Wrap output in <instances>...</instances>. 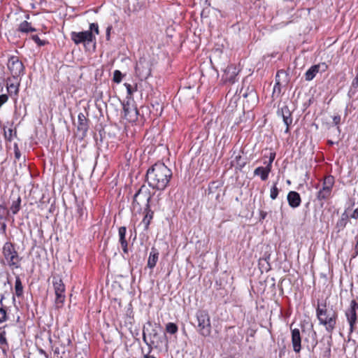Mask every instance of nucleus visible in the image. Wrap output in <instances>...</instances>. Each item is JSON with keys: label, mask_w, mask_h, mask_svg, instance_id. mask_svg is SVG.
I'll list each match as a JSON object with an SVG mask.
<instances>
[{"label": "nucleus", "mask_w": 358, "mask_h": 358, "mask_svg": "<svg viewBox=\"0 0 358 358\" xmlns=\"http://www.w3.org/2000/svg\"><path fill=\"white\" fill-rule=\"evenodd\" d=\"M172 177V171L164 163L157 162L146 173V181L150 187L164 190Z\"/></svg>", "instance_id": "obj_1"}, {"label": "nucleus", "mask_w": 358, "mask_h": 358, "mask_svg": "<svg viewBox=\"0 0 358 358\" xmlns=\"http://www.w3.org/2000/svg\"><path fill=\"white\" fill-rule=\"evenodd\" d=\"M147 324L151 327L149 330L148 328L144 327L143 331V340L150 348L149 353L152 350V348H159L164 344L167 345V339L166 334H161L162 327L160 325L152 324L148 322Z\"/></svg>", "instance_id": "obj_2"}, {"label": "nucleus", "mask_w": 358, "mask_h": 358, "mask_svg": "<svg viewBox=\"0 0 358 358\" xmlns=\"http://www.w3.org/2000/svg\"><path fill=\"white\" fill-rule=\"evenodd\" d=\"M317 317L320 324L325 326L326 330L331 333L335 328L338 314L332 308L327 309L326 304L317 305Z\"/></svg>", "instance_id": "obj_3"}, {"label": "nucleus", "mask_w": 358, "mask_h": 358, "mask_svg": "<svg viewBox=\"0 0 358 358\" xmlns=\"http://www.w3.org/2000/svg\"><path fill=\"white\" fill-rule=\"evenodd\" d=\"M2 254L6 264L12 269L19 268L22 257L15 250V245L10 241L6 242L2 248Z\"/></svg>", "instance_id": "obj_4"}, {"label": "nucleus", "mask_w": 358, "mask_h": 358, "mask_svg": "<svg viewBox=\"0 0 358 358\" xmlns=\"http://www.w3.org/2000/svg\"><path fill=\"white\" fill-rule=\"evenodd\" d=\"M197 320L196 330L200 335L208 337L211 334L210 317L208 313L204 310H199L196 313Z\"/></svg>", "instance_id": "obj_5"}, {"label": "nucleus", "mask_w": 358, "mask_h": 358, "mask_svg": "<svg viewBox=\"0 0 358 358\" xmlns=\"http://www.w3.org/2000/svg\"><path fill=\"white\" fill-rule=\"evenodd\" d=\"M7 66L13 76V80H17L24 73V66L17 56H11L9 58Z\"/></svg>", "instance_id": "obj_6"}, {"label": "nucleus", "mask_w": 358, "mask_h": 358, "mask_svg": "<svg viewBox=\"0 0 358 358\" xmlns=\"http://www.w3.org/2000/svg\"><path fill=\"white\" fill-rule=\"evenodd\" d=\"M136 73L141 80H146L151 75V63L145 57H141L135 67Z\"/></svg>", "instance_id": "obj_7"}, {"label": "nucleus", "mask_w": 358, "mask_h": 358, "mask_svg": "<svg viewBox=\"0 0 358 358\" xmlns=\"http://www.w3.org/2000/svg\"><path fill=\"white\" fill-rule=\"evenodd\" d=\"M52 285L55 289V294L56 296L55 303L57 305H62L65 301V285L62 278L57 275L52 277Z\"/></svg>", "instance_id": "obj_8"}, {"label": "nucleus", "mask_w": 358, "mask_h": 358, "mask_svg": "<svg viewBox=\"0 0 358 358\" xmlns=\"http://www.w3.org/2000/svg\"><path fill=\"white\" fill-rule=\"evenodd\" d=\"M71 40L76 44L84 43L89 44L95 41L96 38L91 31H85L76 32L73 31L71 34Z\"/></svg>", "instance_id": "obj_9"}, {"label": "nucleus", "mask_w": 358, "mask_h": 358, "mask_svg": "<svg viewBox=\"0 0 358 358\" xmlns=\"http://www.w3.org/2000/svg\"><path fill=\"white\" fill-rule=\"evenodd\" d=\"M358 309V303L355 300L350 302V307L345 311V316L350 324V331L352 332L355 325L357 322V310Z\"/></svg>", "instance_id": "obj_10"}, {"label": "nucleus", "mask_w": 358, "mask_h": 358, "mask_svg": "<svg viewBox=\"0 0 358 358\" xmlns=\"http://www.w3.org/2000/svg\"><path fill=\"white\" fill-rule=\"evenodd\" d=\"M124 117L129 122H134L138 119V110L134 103L129 101L123 103Z\"/></svg>", "instance_id": "obj_11"}, {"label": "nucleus", "mask_w": 358, "mask_h": 358, "mask_svg": "<svg viewBox=\"0 0 358 358\" xmlns=\"http://www.w3.org/2000/svg\"><path fill=\"white\" fill-rule=\"evenodd\" d=\"M292 324L290 327L291 336H292V344L293 350L296 353H299L301 350V336L299 329H292Z\"/></svg>", "instance_id": "obj_12"}, {"label": "nucleus", "mask_w": 358, "mask_h": 358, "mask_svg": "<svg viewBox=\"0 0 358 358\" xmlns=\"http://www.w3.org/2000/svg\"><path fill=\"white\" fill-rule=\"evenodd\" d=\"M144 198L146 199L147 203L146 207L145 208V215L141 222V224L143 225L144 230L147 231L149 228V225L150 224L151 220L153 218L154 212L151 210L150 208V201L151 199V197L146 196V195L144 196Z\"/></svg>", "instance_id": "obj_13"}, {"label": "nucleus", "mask_w": 358, "mask_h": 358, "mask_svg": "<svg viewBox=\"0 0 358 358\" xmlns=\"http://www.w3.org/2000/svg\"><path fill=\"white\" fill-rule=\"evenodd\" d=\"M278 115L282 116L285 124L287 126L285 133L289 132V127L292 123V113L287 106H283L278 110Z\"/></svg>", "instance_id": "obj_14"}, {"label": "nucleus", "mask_w": 358, "mask_h": 358, "mask_svg": "<svg viewBox=\"0 0 358 358\" xmlns=\"http://www.w3.org/2000/svg\"><path fill=\"white\" fill-rule=\"evenodd\" d=\"M238 72L239 70L235 65H229L224 71L223 78L225 81H228L231 83H234L236 81V78L238 74Z\"/></svg>", "instance_id": "obj_15"}, {"label": "nucleus", "mask_w": 358, "mask_h": 358, "mask_svg": "<svg viewBox=\"0 0 358 358\" xmlns=\"http://www.w3.org/2000/svg\"><path fill=\"white\" fill-rule=\"evenodd\" d=\"M240 93L242 94L244 98L248 99V102L255 103L257 100V94L253 86H248L246 88L242 87Z\"/></svg>", "instance_id": "obj_16"}, {"label": "nucleus", "mask_w": 358, "mask_h": 358, "mask_svg": "<svg viewBox=\"0 0 358 358\" xmlns=\"http://www.w3.org/2000/svg\"><path fill=\"white\" fill-rule=\"evenodd\" d=\"M289 206L292 208H296L301 205V199L300 194L295 191H290L287 196Z\"/></svg>", "instance_id": "obj_17"}, {"label": "nucleus", "mask_w": 358, "mask_h": 358, "mask_svg": "<svg viewBox=\"0 0 358 358\" xmlns=\"http://www.w3.org/2000/svg\"><path fill=\"white\" fill-rule=\"evenodd\" d=\"M127 228L126 227H120L118 229L119 243L124 254H128V242L126 239Z\"/></svg>", "instance_id": "obj_18"}, {"label": "nucleus", "mask_w": 358, "mask_h": 358, "mask_svg": "<svg viewBox=\"0 0 358 358\" xmlns=\"http://www.w3.org/2000/svg\"><path fill=\"white\" fill-rule=\"evenodd\" d=\"M9 210L7 208L0 204V233L5 234L6 231V224L5 221L8 215Z\"/></svg>", "instance_id": "obj_19"}, {"label": "nucleus", "mask_w": 358, "mask_h": 358, "mask_svg": "<svg viewBox=\"0 0 358 358\" xmlns=\"http://www.w3.org/2000/svg\"><path fill=\"white\" fill-rule=\"evenodd\" d=\"M78 130L85 134L89 128L88 119L86 115L83 113H80L78 116Z\"/></svg>", "instance_id": "obj_20"}, {"label": "nucleus", "mask_w": 358, "mask_h": 358, "mask_svg": "<svg viewBox=\"0 0 358 358\" xmlns=\"http://www.w3.org/2000/svg\"><path fill=\"white\" fill-rule=\"evenodd\" d=\"M20 80L21 78H18L17 80H14L15 82L11 83V78L7 79V91L10 95H12L13 93H14L15 95H17L18 94Z\"/></svg>", "instance_id": "obj_21"}, {"label": "nucleus", "mask_w": 358, "mask_h": 358, "mask_svg": "<svg viewBox=\"0 0 358 358\" xmlns=\"http://www.w3.org/2000/svg\"><path fill=\"white\" fill-rule=\"evenodd\" d=\"M158 259L159 252L155 248L152 247L148 260V267L151 269L153 268L156 266Z\"/></svg>", "instance_id": "obj_22"}, {"label": "nucleus", "mask_w": 358, "mask_h": 358, "mask_svg": "<svg viewBox=\"0 0 358 358\" xmlns=\"http://www.w3.org/2000/svg\"><path fill=\"white\" fill-rule=\"evenodd\" d=\"M271 171V169L267 166L265 167L259 166L255 169L254 175L259 176L262 180L265 181L268 179Z\"/></svg>", "instance_id": "obj_23"}, {"label": "nucleus", "mask_w": 358, "mask_h": 358, "mask_svg": "<svg viewBox=\"0 0 358 358\" xmlns=\"http://www.w3.org/2000/svg\"><path fill=\"white\" fill-rule=\"evenodd\" d=\"M331 192L329 189L322 187L317 193V199L321 201V206H323V201H327L331 197Z\"/></svg>", "instance_id": "obj_24"}, {"label": "nucleus", "mask_w": 358, "mask_h": 358, "mask_svg": "<svg viewBox=\"0 0 358 358\" xmlns=\"http://www.w3.org/2000/svg\"><path fill=\"white\" fill-rule=\"evenodd\" d=\"M348 221L349 216L348 213L345 211L343 213H342L341 218L336 222V228L338 229V231L343 230L344 228L346 227Z\"/></svg>", "instance_id": "obj_25"}, {"label": "nucleus", "mask_w": 358, "mask_h": 358, "mask_svg": "<svg viewBox=\"0 0 358 358\" xmlns=\"http://www.w3.org/2000/svg\"><path fill=\"white\" fill-rule=\"evenodd\" d=\"M319 65L312 66L305 73L306 80H312L315 77L316 74L319 72Z\"/></svg>", "instance_id": "obj_26"}, {"label": "nucleus", "mask_w": 358, "mask_h": 358, "mask_svg": "<svg viewBox=\"0 0 358 358\" xmlns=\"http://www.w3.org/2000/svg\"><path fill=\"white\" fill-rule=\"evenodd\" d=\"M17 31L22 33H29L36 31V29L32 27L31 24L25 20L20 24Z\"/></svg>", "instance_id": "obj_27"}, {"label": "nucleus", "mask_w": 358, "mask_h": 358, "mask_svg": "<svg viewBox=\"0 0 358 358\" xmlns=\"http://www.w3.org/2000/svg\"><path fill=\"white\" fill-rule=\"evenodd\" d=\"M23 285L19 275L15 276V294L20 298L23 296Z\"/></svg>", "instance_id": "obj_28"}, {"label": "nucleus", "mask_w": 358, "mask_h": 358, "mask_svg": "<svg viewBox=\"0 0 358 358\" xmlns=\"http://www.w3.org/2000/svg\"><path fill=\"white\" fill-rule=\"evenodd\" d=\"M269 259H270V255H268L266 257L259 259V265L260 266V269H261L262 272L268 271L271 269Z\"/></svg>", "instance_id": "obj_29"}, {"label": "nucleus", "mask_w": 358, "mask_h": 358, "mask_svg": "<svg viewBox=\"0 0 358 358\" xmlns=\"http://www.w3.org/2000/svg\"><path fill=\"white\" fill-rule=\"evenodd\" d=\"M334 185V178L332 176H327L324 178L322 187L332 191Z\"/></svg>", "instance_id": "obj_30"}, {"label": "nucleus", "mask_w": 358, "mask_h": 358, "mask_svg": "<svg viewBox=\"0 0 358 358\" xmlns=\"http://www.w3.org/2000/svg\"><path fill=\"white\" fill-rule=\"evenodd\" d=\"M21 199L20 196L17 197V200L13 201L10 206V210L13 214L15 215L18 213L20 209Z\"/></svg>", "instance_id": "obj_31"}, {"label": "nucleus", "mask_w": 358, "mask_h": 358, "mask_svg": "<svg viewBox=\"0 0 358 358\" xmlns=\"http://www.w3.org/2000/svg\"><path fill=\"white\" fill-rule=\"evenodd\" d=\"M309 336L311 339V341H310L311 351L313 352L314 349L315 348V347L317 344V334H316L315 331H314L313 329H310Z\"/></svg>", "instance_id": "obj_32"}, {"label": "nucleus", "mask_w": 358, "mask_h": 358, "mask_svg": "<svg viewBox=\"0 0 358 358\" xmlns=\"http://www.w3.org/2000/svg\"><path fill=\"white\" fill-rule=\"evenodd\" d=\"M178 330V326L175 323L169 322L166 325V331L170 334H175Z\"/></svg>", "instance_id": "obj_33"}, {"label": "nucleus", "mask_w": 358, "mask_h": 358, "mask_svg": "<svg viewBox=\"0 0 358 358\" xmlns=\"http://www.w3.org/2000/svg\"><path fill=\"white\" fill-rule=\"evenodd\" d=\"M141 194V189H139L136 193L134 194L133 198V202H132V206L134 209L138 208V210L141 209V205L139 202L138 201L137 199L138 197Z\"/></svg>", "instance_id": "obj_34"}, {"label": "nucleus", "mask_w": 358, "mask_h": 358, "mask_svg": "<svg viewBox=\"0 0 358 358\" xmlns=\"http://www.w3.org/2000/svg\"><path fill=\"white\" fill-rule=\"evenodd\" d=\"M122 78H123V75L120 71L115 70L113 72V82H115L116 83H121Z\"/></svg>", "instance_id": "obj_35"}, {"label": "nucleus", "mask_w": 358, "mask_h": 358, "mask_svg": "<svg viewBox=\"0 0 358 358\" xmlns=\"http://www.w3.org/2000/svg\"><path fill=\"white\" fill-rule=\"evenodd\" d=\"M0 344L5 345L8 347V342L6 338V331L2 327H0Z\"/></svg>", "instance_id": "obj_36"}, {"label": "nucleus", "mask_w": 358, "mask_h": 358, "mask_svg": "<svg viewBox=\"0 0 358 358\" xmlns=\"http://www.w3.org/2000/svg\"><path fill=\"white\" fill-rule=\"evenodd\" d=\"M279 193V189L276 186V183H275L271 189L270 197L271 199L274 200L278 197Z\"/></svg>", "instance_id": "obj_37"}, {"label": "nucleus", "mask_w": 358, "mask_h": 358, "mask_svg": "<svg viewBox=\"0 0 358 358\" xmlns=\"http://www.w3.org/2000/svg\"><path fill=\"white\" fill-rule=\"evenodd\" d=\"M281 92V83L280 81H278L275 83L273 90V95L274 96L275 94L279 95Z\"/></svg>", "instance_id": "obj_38"}, {"label": "nucleus", "mask_w": 358, "mask_h": 358, "mask_svg": "<svg viewBox=\"0 0 358 358\" xmlns=\"http://www.w3.org/2000/svg\"><path fill=\"white\" fill-rule=\"evenodd\" d=\"M31 38L39 46H43L46 44V41L41 40L37 35H33Z\"/></svg>", "instance_id": "obj_39"}, {"label": "nucleus", "mask_w": 358, "mask_h": 358, "mask_svg": "<svg viewBox=\"0 0 358 358\" xmlns=\"http://www.w3.org/2000/svg\"><path fill=\"white\" fill-rule=\"evenodd\" d=\"M7 320L6 310L3 308H0V323L5 322Z\"/></svg>", "instance_id": "obj_40"}, {"label": "nucleus", "mask_w": 358, "mask_h": 358, "mask_svg": "<svg viewBox=\"0 0 358 358\" xmlns=\"http://www.w3.org/2000/svg\"><path fill=\"white\" fill-rule=\"evenodd\" d=\"M241 158L242 157L241 155H238L235 158L237 163V166L239 167L240 169H243L246 164V162L245 161H242Z\"/></svg>", "instance_id": "obj_41"}, {"label": "nucleus", "mask_w": 358, "mask_h": 358, "mask_svg": "<svg viewBox=\"0 0 358 358\" xmlns=\"http://www.w3.org/2000/svg\"><path fill=\"white\" fill-rule=\"evenodd\" d=\"M275 157V152H271L269 153V156H268L269 159H268V163L266 164V166L270 167L271 169L272 168V163L274 161Z\"/></svg>", "instance_id": "obj_42"}, {"label": "nucleus", "mask_w": 358, "mask_h": 358, "mask_svg": "<svg viewBox=\"0 0 358 358\" xmlns=\"http://www.w3.org/2000/svg\"><path fill=\"white\" fill-rule=\"evenodd\" d=\"M13 130L12 129H9L7 131H4L5 138L8 141H11L12 137H13Z\"/></svg>", "instance_id": "obj_43"}, {"label": "nucleus", "mask_w": 358, "mask_h": 358, "mask_svg": "<svg viewBox=\"0 0 358 358\" xmlns=\"http://www.w3.org/2000/svg\"><path fill=\"white\" fill-rule=\"evenodd\" d=\"M331 355V345L330 343L328 342L327 346L325 348L323 352V357H329Z\"/></svg>", "instance_id": "obj_44"}, {"label": "nucleus", "mask_w": 358, "mask_h": 358, "mask_svg": "<svg viewBox=\"0 0 358 358\" xmlns=\"http://www.w3.org/2000/svg\"><path fill=\"white\" fill-rule=\"evenodd\" d=\"M89 31H91V33H92V31H94L95 34H99V31L98 24L97 23H91L90 24V30Z\"/></svg>", "instance_id": "obj_45"}, {"label": "nucleus", "mask_w": 358, "mask_h": 358, "mask_svg": "<svg viewBox=\"0 0 358 358\" xmlns=\"http://www.w3.org/2000/svg\"><path fill=\"white\" fill-rule=\"evenodd\" d=\"M357 87H358V72H357L356 77L354 78V80L352 82L351 90L352 88L356 89Z\"/></svg>", "instance_id": "obj_46"}, {"label": "nucleus", "mask_w": 358, "mask_h": 358, "mask_svg": "<svg viewBox=\"0 0 358 358\" xmlns=\"http://www.w3.org/2000/svg\"><path fill=\"white\" fill-rule=\"evenodd\" d=\"M341 116L339 115L333 117V122L335 125H338L341 122Z\"/></svg>", "instance_id": "obj_47"}, {"label": "nucleus", "mask_w": 358, "mask_h": 358, "mask_svg": "<svg viewBox=\"0 0 358 358\" xmlns=\"http://www.w3.org/2000/svg\"><path fill=\"white\" fill-rule=\"evenodd\" d=\"M124 86H125V87H126V88H127V93H128L129 94H130V95H131V94H132V93H133L134 90H133V89H132L131 85L130 84L125 83V84H124Z\"/></svg>", "instance_id": "obj_48"}, {"label": "nucleus", "mask_w": 358, "mask_h": 358, "mask_svg": "<svg viewBox=\"0 0 358 358\" xmlns=\"http://www.w3.org/2000/svg\"><path fill=\"white\" fill-rule=\"evenodd\" d=\"M20 155H20V150H19V149L17 148V145L15 144V157L16 159H19L20 157Z\"/></svg>", "instance_id": "obj_49"}, {"label": "nucleus", "mask_w": 358, "mask_h": 358, "mask_svg": "<svg viewBox=\"0 0 358 358\" xmlns=\"http://www.w3.org/2000/svg\"><path fill=\"white\" fill-rule=\"evenodd\" d=\"M355 239L357 240V243L355 247V253L353 255V257H355L358 255V236L355 237Z\"/></svg>", "instance_id": "obj_50"}, {"label": "nucleus", "mask_w": 358, "mask_h": 358, "mask_svg": "<svg viewBox=\"0 0 358 358\" xmlns=\"http://www.w3.org/2000/svg\"><path fill=\"white\" fill-rule=\"evenodd\" d=\"M285 71L283 70H280L277 72V74L275 76V83L280 80V74H284Z\"/></svg>", "instance_id": "obj_51"}, {"label": "nucleus", "mask_w": 358, "mask_h": 358, "mask_svg": "<svg viewBox=\"0 0 358 358\" xmlns=\"http://www.w3.org/2000/svg\"><path fill=\"white\" fill-rule=\"evenodd\" d=\"M111 29H112L111 25L108 26L106 29V39L108 41L110 39V34Z\"/></svg>", "instance_id": "obj_52"}, {"label": "nucleus", "mask_w": 358, "mask_h": 358, "mask_svg": "<svg viewBox=\"0 0 358 358\" xmlns=\"http://www.w3.org/2000/svg\"><path fill=\"white\" fill-rule=\"evenodd\" d=\"M350 217L353 219H358V208H356L354 210L353 213L350 215Z\"/></svg>", "instance_id": "obj_53"}, {"label": "nucleus", "mask_w": 358, "mask_h": 358, "mask_svg": "<svg viewBox=\"0 0 358 358\" xmlns=\"http://www.w3.org/2000/svg\"><path fill=\"white\" fill-rule=\"evenodd\" d=\"M78 213L80 214V216H82L83 215V213H84L83 208H81V207H79L78 208Z\"/></svg>", "instance_id": "obj_54"}, {"label": "nucleus", "mask_w": 358, "mask_h": 358, "mask_svg": "<svg viewBox=\"0 0 358 358\" xmlns=\"http://www.w3.org/2000/svg\"><path fill=\"white\" fill-rule=\"evenodd\" d=\"M266 213H263V212H262V213H261V216H262V219H264V218H265V217H266Z\"/></svg>", "instance_id": "obj_55"}, {"label": "nucleus", "mask_w": 358, "mask_h": 358, "mask_svg": "<svg viewBox=\"0 0 358 358\" xmlns=\"http://www.w3.org/2000/svg\"><path fill=\"white\" fill-rule=\"evenodd\" d=\"M40 353L47 357V354L43 350H40Z\"/></svg>", "instance_id": "obj_56"}, {"label": "nucleus", "mask_w": 358, "mask_h": 358, "mask_svg": "<svg viewBox=\"0 0 358 358\" xmlns=\"http://www.w3.org/2000/svg\"><path fill=\"white\" fill-rule=\"evenodd\" d=\"M328 143H329V145H333V144H334V142H333V141H331V140H329V141H328Z\"/></svg>", "instance_id": "obj_57"}, {"label": "nucleus", "mask_w": 358, "mask_h": 358, "mask_svg": "<svg viewBox=\"0 0 358 358\" xmlns=\"http://www.w3.org/2000/svg\"><path fill=\"white\" fill-rule=\"evenodd\" d=\"M16 134H17V132H16V131H15L14 134H13L15 136H16Z\"/></svg>", "instance_id": "obj_58"}]
</instances>
